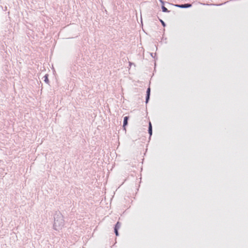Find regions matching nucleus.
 I'll return each mask as SVG.
<instances>
[{"label":"nucleus","instance_id":"obj_1","mask_svg":"<svg viewBox=\"0 0 248 248\" xmlns=\"http://www.w3.org/2000/svg\"><path fill=\"white\" fill-rule=\"evenodd\" d=\"M176 6L180 8H188L191 7V5L190 4H185L182 5H176Z\"/></svg>","mask_w":248,"mask_h":248},{"label":"nucleus","instance_id":"obj_2","mask_svg":"<svg viewBox=\"0 0 248 248\" xmlns=\"http://www.w3.org/2000/svg\"><path fill=\"white\" fill-rule=\"evenodd\" d=\"M128 119V117L125 116L124 118V124L123 127L125 128V126L127 124V121Z\"/></svg>","mask_w":248,"mask_h":248},{"label":"nucleus","instance_id":"obj_3","mask_svg":"<svg viewBox=\"0 0 248 248\" xmlns=\"http://www.w3.org/2000/svg\"><path fill=\"white\" fill-rule=\"evenodd\" d=\"M148 131H149V133L150 135L151 136L152 134V126L151 123L150 122H149V124Z\"/></svg>","mask_w":248,"mask_h":248},{"label":"nucleus","instance_id":"obj_4","mask_svg":"<svg viewBox=\"0 0 248 248\" xmlns=\"http://www.w3.org/2000/svg\"><path fill=\"white\" fill-rule=\"evenodd\" d=\"M150 88H148L147 91V96H146V103H147L149 97H150Z\"/></svg>","mask_w":248,"mask_h":248},{"label":"nucleus","instance_id":"obj_5","mask_svg":"<svg viewBox=\"0 0 248 248\" xmlns=\"http://www.w3.org/2000/svg\"><path fill=\"white\" fill-rule=\"evenodd\" d=\"M120 227V224L119 222H118L115 227V229H118Z\"/></svg>","mask_w":248,"mask_h":248},{"label":"nucleus","instance_id":"obj_6","mask_svg":"<svg viewBox=\"0 0 248 248\" xmlns=\"http://www.w3.org/2000/svg\"><path fill=\"white\" fill-rule=\"evenodd\" d=\"M162 11L163 12H168L169 11L167 9V8H166L165 7H164V6H162Z\"/></svg>","mask_w":248,"mask_h":248},{"label":"nucleus","instance_id":"obj_7","mask_svg":"<svg viewBox=\"0 0 248 248\" xmlns=\"http://www.w3.org/2000/svg\"><path fill=\"white\" fill-rule=\"evenodd\" d=\"M116 235H118V229H114Z\"/></svg>","mask_w":248,"mask_h":248},{"label":"nucleus","instance_id":"obj_8","mask_svg":"<svg viewBox=\"0 0 248 248\" xmlns=\"http://www.w3.org/2000/svg\"><path fill=\"white\" fill-rule=\"evenodd\" d=\"M45 81L46 82H47H47H48V78H47V77L46 76H45Z\"/></svg>","mask_w":248,"mask_h":248},{"label":"nucleus","instance_id":"obj_9","mask_svg":"<svg viewBox=\"0 0 248 248\" xmlns=\"http://www.w3.org/2000/svg\"><path fill=\"white\" fill-rule=\"evenodd\" d=\"M160 21H161V23H162V25H163V26H165V23H164V22L162 20H160Z\"/></svg>","mask_w":248,"mask_h":248},{"label":"nucleus","instance_id":"obj_10","mask_svg":"<svg viewBox=\"0 0 248 248\" xmlns=\"http://www.w3.org/2000/svg\"><path fill=\"white\" fill-rule=\"evenodd\" d=\"M159 0L160 1V2H161L162 4H164V2H163V1L162 0Z\"/></svg>","mask_w":248,"mask_h":248}]
</instances>
